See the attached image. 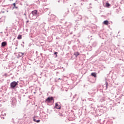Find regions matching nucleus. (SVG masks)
Listing matches in <instances>:
<instances>
[{"instance_id": "obj_22", "label": "nucleus", "mask_w": 124, "mask_h": 124, "mask_svg": "<svg viewBox=\"0 0 124 124\" xmlns=\"http://www.w3.org/2000/svg\"><path fill=\"white\" fill-rule=\"evenodd\" d=\"M58 80H61V78H59L58 79Z\"/></svg>"}, {"instance_id": "obj_13", "label": "nucleus", "mask_w": 124, "mask_h": 124, "mask_svg": "<svg viewBox=\"0 0 124 124\" xmlns=\"http://www.w3.org/2000/svg\"><path fill=\"white\" fill-rule=\"evenodd\" d=\"M17 39H22V35H18L17 36Z\"/></svg>"}, {"instance_id": "obj_6", "label": "nucleus", "mask_w": 124, "mask_h": 124, "mask_svg": "<svg viewBox=\"0 0 124 124\" xmlns=\"http://www.w3.org/2000/svg\"><path fill=\"white\" fill-rule=\"evenodd\" d=\"M13 5H14L13 9L16 8V9H18V7L16 6V3H14L13 4Z\"/></svg>"}, {"instance_id": "obj_1", "label": "nucleus", "mask_w": 124, "mask_h": 124, "mask_svg": "<svg viewBox=\"0 0 124 124\" xmlns=\"http://www.w3.org/2000/svg\"><path fill=\"white\" fill-rule=\"evenodd\" d=\"M30 15L32 16V19H36L37 18V11L36 10L32 11Z\"/></svg>"}, {"instance_id": "obj_8", "label": "nucleus", "mask_w": 124, "mask_h": 124, "mask_svg": "<svg viewBox=\"0 0 124 124\" xmlns=\"http://www.w3.org/2000/svg\"><path fill=\"white\" fill-rule=\"evenodd\" d=\"M33 121L35 123H40V120H36V119H35L34 118H33Z\"/></svg>"}, {"instance_id": "obj_17", "label": "nucleus", "mask_w": 124, "mask_h": 124, "mask_svg": "<svg viewBox=\"0 0 124 124\" xmlns=\"http://www.w3.org/2000/svg\"><path fill=\"white\" fill-rule=\"evenodd\" d=\"M105 85L107 88V87H108V82H106Z\"/></svg>"}, {"instance_id": "obj_15", "label": "nucleus", "mask_w": 124, "mask_h": 124, "mask_svg": "<svg viewBox=\"0 0 124 124\" xmlns=\"http://www.w3.org/2000/svg\"><path fill=\"white\" fill-rule=\"evenodd\" d=\"M61 107L62 106L58 105V106L56 107V109H61Z\"/></svg>"}, {"instance_id": "obj_14", "label": "nucleus", "mask_w": 124, "mask_h": 124, "mask_svg": "<svg viewBox=\"0 0 124 124\" xmlns=\"http://www.w3.org/2000/svg\"><path fill=\"white\" fill-rule=\"evenodd\" d=\"M106 7H109L110 6V4L109 3H106Z\"/></svg>"}, {"instance_id": "obj_12", "label": "nucleus", "mask_w": 124, "mask_h": 124, "mask_svg": "<svg viewBox=\"0 0 124 124\" xmlns=\"http://www.w3.org/2000/svg\"><path fill=\"white\" fill-rule=\"evenodd\" d=\"M12 104H16V100L14 99L12 102Z\"/></svg>"}, {"instance_id": "obj_7", "label": "nucleus", "mask_w": 124, "mask_h": 124, "mask_svg": "<svg viewBox=\"0 0 124 124\" xmlns=\"http://www.w3.org/2000/svg\"><path fill=\"white\" fill-rule=\"evenodd\" d=\"M18 56L19 57H22L23 56H24V53H22V52H19Z\"/></svg>"}, {"instance_id": "obj_3", "label": "nucleus", "mask_w": 124, "mask_h": 124, "mask_svg": "<svg viewBox=\"0 0 124 124\" xmlns=\"http://www.w3.org/2000/svg\"><path fill=\"white\" fill-rule=\"evenodd\" d=\"M75 16H76L77 21H81L82 20V16L78 14V13H77V15H75Z\"/></svg>"}, {"instance_id": "obj_23", "label": "nucleus", "mask_w": 124, "mask_h": 124, "mask_svg": "<svg viewBox=\"0 0 124 124\" xmlns=\"http://www.w3.org/2000/svg\"><path fill=\"white\" fill-rule=\"evenodd\" d=\"M58 2H60V0H59V1H58Z\"/></svg>"}, {"instance_id": "obj_4", "label": "nucleus", "mask_w": 124, "mask_h": 124, "mask_svg": "<svg viewBox=\"0 0 124 124\" xmlns=\"http://www.w3.org/2000/svg\"><path fill=\"white\" fill-rule=\"evenodd\" d=\"M53 100V97H48L46 99V102H47V103H50V102H51Z\"/></svg>"}, {"instance_id": "obj_20", "label": "nucleus", "mask_w": 124, "mask_h": 124, "mask_svg": "<svg viewBox=\"0 0 124 124\" xmlns=\"http://www.w3.org/2000/svg\"><path fill=\"white\" fill-rule=\"evenodd\" d=\"M26 23H27V24H28V23H29V20H27V21H26Z\"/></svg>"}, {"instance_id": "obj_19", "label": "nucleus", "mask_w": 124, "mask_h": 124, "mask_svg": "<svg viewBox=\"0 0 124 124\" xmlns=\"http://www.w3.org/2000/svg\"><path fill=\"white\" fill-rule=\"evenodd\" d=\"M66 14H68V10L67 11Z\"/></svg>"}, {"instance_id": "obj_9", "label": "nucleus", "mask_w": 124, "mask_h": 124, "mask_svg": "<svg viewBox=\"0 0 124 124\" xmlns=\"http://www.w3.org/2000/svg\"><path fill=\"white\" fill-rule=\"evenodd\" d=\"M75 56H76V57H78L79 55H80V53L78 52H76L74 53Z\"/></svg>"}, {"instance_id": "obj_24", "label": "nucleus", "mask_w": 124, "mask_h": 124, "mask_svg": "<svg viewBox=\"0 0 124 124\" xmlns=\"http://www.w3.org/2000/svg\"><path fill=\"white\" fill-rule=\"evenodd\" d=\"M92 4L91 3H90V5H91Z\"/></svg>"}, {"instance_id": "obj_2", "label": "nucleus", "mask_w": 124, "mask_h": 124, "mask_svg": "<svg viewBox=\"0 0 124 124\" xmlns=\"http://www.w3.org/2000/svg\"><path fill=\"white\" fill-rule=\"evenodd\" d=\"M17 85H18V82L16 81H13L12 83H11V88H12V89H14V88H15V87H16Z\"/></svg>"}, {"instance_id": "obj_11", "label": "nucleus", "mask_w": 124, "mask_h": 124, "mask_svg": "<svg viewBox=\"0 0 124 124\" xmlns=\"http://www.w3.org/2000/svg\"><path fill=\"white\" fill-rule=\"evenodd\" d=\"M104 24L105 25H108V24H109V22H108V20H105L104 21Z\"/></svg>"}, {"instance_id": "obj_16", "label": "nucleus", "mask_w": 124, "mask_h": 124, "mask_svg": "<svg viewBox=\"0 0 124 124\" xmlns=\"http://www.w3.org/2000/svg\"><path fill=\"white\" fill-rule=\"evenodd\" d=\"M59 106V104H58V103H56L55 104V108H56V107H58Z\"/></svg>"}, {"instance_id": "obj_18", "label": "nucleus", "mask_w": 124, "mask_h": 124, "mask_svg": "<svg viewBox=\"0 0 124 124\" xmlns=\"http://www.w3.org/2000/svg\"><path fill=\"white\" fill-rule=\"evenodd\" d=\"M54 55H56V57H57V55H58V52H55L54 53Z\"/></svg>"}, {"instance_id": "obj_5", "label": "nucleus", "mask_w": 124, "mask_h": 124, "mask_svg": "<svg viewBox=\"0 0 124 124\" xmlns=\"http://www.w3.org/2000/svg\"><path fill=\"white\" fill-rule=\"evenodd\" d=\"M7 43L6 42H3L1 43V46L2 47H4L6 45Z\"/></svg>"}, {"instance_id": "obj_21", "label": "nucleus", "mask_w": 124, "mask_h": 124, "mask_svg": "<svg viewBox=\"0 0 124 124\" xmlns=\"http://www.w3.org/2000/svg\"><path fill=\"white\" fill-rule=\"evenodd\" d=\"M62 0L63 1V2H64V0Z\"/></svg>"}, {"instance_id": "obj_10", "label": "nucleus", "mask_w": 124, "mask_h": 124, "mask_svg": "<svg viewBox=\"0 0 124 124\" xmlns=\"http://www.w3.org/2000/svg\"><path fill=\"white\" fill-rule=\"evenodd\" d=\"M92 76H93V77H96V74H95V73H92L91 74Z\"/></svg>"}]
</instances>
